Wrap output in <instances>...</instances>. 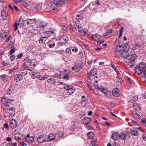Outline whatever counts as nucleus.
Listing matches in <instances>:
<instances>
[{
    "mask_svg": "<svg viewBox=\"0 0 146 146\" xmlns=\"http://www.w3.org/2000/svg\"><path fill=\"white\" fill-rule=\"evenodd\" d=\"M14 101L13 100L9 99L5 96H3L1 99L2 105L3 110L6 113H9L11 116L13 117L15 115V109L13 107H10L8 104Z\"/></svg>",
    "mask_w": 146,
    "mask_h": 146,
    "instance_id": "nucleus-1",
    "label": "nucleus"
},
{
    "mask_svg": "<svg viewBox=\"0 0 146 146\" xmlns=\"http://www.w3.org/2000/svg\"><path fill=\"white\" fill-rule=\"evenodd\" d=\"M135 72L146 79V65L144 62L140 63L135 68Z\"/></svg>",
    "mask_w": 146,
    "mask_h": 146,
    "instance_id": "nucleus-2",
    "label": "nucleus"
},
{
    "mask_svg": "<svg viewBox=\"0 0 146 146\" xmlns=\"http://www.w3.org/2000/svg\"><path fill=\"white\" fill-rule=\"evenodd\" d=\"M125 137L126 136L124 134L121 133L120 135L119 133L117 132L113 133L111 136V138L115 141H117L119 139V142L121 140H125L126 139Z\"/></svg>",
    "mask_w": 146,
    "mask_h": 146,
    "instance_id": "nucleus-3",
    "label": "nucleus"
},
{
    "mask_svg": "<svg viewBox=\"0 0 146 146\" xmlns=\"http://www.w3.org/2000/svg\"><path fill=\"white\" fill-rule=\"evenodd\" d=\"M64 88L67 91V92L70 94H72L74 91V87L69 84H64Z\"/></svg>",
    "mask_w": 146,
    "mask_h": 146,
    "instance_id": "nucleus-4",
    "label": "nucleus"
},
{
    "mask_svg": "<svg viewBox=\"0 0 146 146\" xmlns=\"http://www.w3.org/2000/svg\"><path fill=\"white\" fill-rule=\"evenodd\" d=\"M128 47H128V48L126 46V48L123 50V51H122V52L119 55L120 57H122L123 58L125 59L129 57V56L128 52V50H129Z\"/></svg>",
    "mask_w": 146,
    "mask_h": 146,
    "instance_id": "nucleus-5",
    "label": "nucleus"
},
{
    "mask_svg": "<svg viewBox=\"0 0 146 146\" xmlns=\"http://www.w3.org/2000/svg\"><path fill=\"white\" fill-rule=\"evenodd\" d=\"M137 57V55L135 54H134L131 55L130 58L128 59L129 62L131 64L130 65L131 66H132L135 64V61Z\"/></svg>",
    "mask_w": 146,
    "mask_h": 146,
    "instance_id": "nucleus-6",
    "label": "nucleus"
},
{
    "mask_svg": "<svg viewBox=\"0 0 146 146\" xmlns=\"http://www.w3.org/2000/svg\"><path fill=\"white\" fill-rule=\"evenodd\" d=\"M23 67L25 69H27L29 70H31L32 67L31 60L29 59L26 60L24 63Z\"/></svg>",
    "mask_w": 146,
    "mask_h": 146,
    "instance_id": "nucleus-7",
    "label": "nucleus"
},
{
    "mask_svg": "<svg viewBox=\"0 0 146 146\" xmlns=\"http://www.w3.org/2000/svg\"><path fill=\"white\" fill-rule=\"evenodd\" d=\"M47 26L46 23H43V22L40 23L39 26L37 27L38 32L41 33L44 30L45 28Z\"/></svg>",
    "mask_w": 146,
    "mask_h": 146,
    "instance_id": "nucleus-8",
    "label": "nucleus"
},
{
    "mask_svg": "<svg viewBox=\"0 0 146 146\" xmlns=\"http://www.w3.org/2000/svg\"><path fill=\"white\" fill-rule=\"evenodd\" d=\"M126 48L125 46L122 45H119L117 46L115 48V51L119 56L121 52L123 51L124 49Z\"/></svg>",
    "mask_w": 146,
    "mask_h": 146,
    "instance_id": "nucleus-9",
    "label": "nucleus"
},
{
    "mask_svg": "<svg viewBox=\"0 0 146 146\" xmlns=\"http://www.w3.org/2000/svg\"><path fill=\"white\" fill-rule=\"evenodd\" d=\"M97 69L95 68H93L90 71L89 74L88 73L87 74L88 75L87 76V77L89 79H90V76H94L96 75L97 74Z\"/></svg>",
    "mask_w": 146,
    "mask_h": 146,
    "instance_id": "nucleus-10",
    "label": "nucleus"
},
{
    "mask_svg": "<svg viewBox=\"0 0 146 146\" xmlns=\"http://www.w3.org/2000/svg\"><path fill=\"white\" fill-rule=\"evenodd\" d=\"M44 33L46 37H47V38L50 36H55L56 34L53 31H48Z\"/></svg>",
    "mask_w": 146,
    "mask_h": 146,
    "instance_id": "nucleus-11",
    "label": "nucleus"
},
{
    "mask_svg": "<svg viewBox=\"0 0 146 146\" xmlns=\"http://www.w3.org/2000/svg\"><path fill=\"white\" fill-rule=\"evenodd\" d=\"M25 141L26 142L29 143H33L34 142V138L33 136H31L28 134L25 137Z\"/></svg>",
    "mask_w": 146,
    "mask_h": 146,
    "instance_id": "nucleus-12",
    "label": "nucleus"
},
{
    "mask_svg": "<svg viewBox=\"0 0 146 146\" xmlns=\"http://www.w3.org/2000/svg\"><path fill=\"white\" fill-rule=\"evenodd\" d=\"M99 89L100 91L106 94L108 97H109L108 95V94H111V93L108 92L107 88H99Z\"/></svg>",
    "mask_w": 146,
    "mask_h": 146,
    "instance_id": "nucleus-13",
    "label": "nucleus"
},
{
    "mask_svg": "<svg viewBox=\"0 0 146 146\" xmlns=\"http://www.w3.org/2000/svg\"><path fill=\"white\" fill-rule=\"evenodd\" d=\"M91 120L90 118L88 117H85L83 119L82 122L84 125H88L90 123Z\"/></svg>",
    "mask_w": 146,
    "mask_h": 146,
    "instance_id": "nucleus-14",
    "label": "nucleus"
},
{
    "mask_svg": "<svg viewBox=\"0 0 146 146\" xmlns=\"http://www.w3.org/2000/svg\"><path fill=\"white\" fill-rule=\"evenodd\" d=\"M23 79V76L21 74H17L14 77V80L17 82L20 81Z\"/></svg>",
    "mask_w": 146,
    "mask_h": 146,
    "instance_id": "nucleus-15",
    "label": "nucleus"
},
{
    "mask_svg": "<svg viewBox=\"0 0 146 146\" xmlns=\"http://www.w3.org/2000/svg\"><path fill=\"white\" fill-rule=\"evenodd\" d=\"M46 138L43 135H40L37 138V141L40 143H42L46 141Z\"/></svg>",
    "mask_w": 146,
    "mask_h": 146,
    "instance_id": "nucleus-16",
    "label": "nucleus"
},
{
    "mask_svg": "<svg viewBox=\"0 0 146 146\" xmlns=\"http://www.w3.org/2000/svg\"><path fill=\"white\" fill-rule=\"evenodd\" d=\"M17 125V123L16 121L12 119L10 122V126L12 128L14 129L15 128Z\"/></svg>",
    "mask_w": 146,
    "mask_h": 146,
    "instance_id": "nucleus-17",
    "label": "nucleus"
},
{
    "mask_svg": "<svg viewBox=\"0 0 146 146\" xmlns=\"http://www.w3.org/2000/svg\"><path fill=\"white\" fill-rule=\"evenodd\" d=\"M112 94L115 97H117L119 96V89L117 88L114 89L112 92Z\"/></svg>",
    "mask_w": 146,
    "mask_h": 146,
    "instance_id": "nucleus-18",
    "label": "nucleus"
},
{
    "mask_svg": "<svg viewBox=\"0 0 146 146\" xmlns=\"http://www.w3.org/2000/svg\"><path fill=\"white\" fill-rule=\"evenodd\" d=\"M133 106L135 111H137L141 110L140 105L137 103H134Z\"/></svg>",
    "mask_w": 146,
    "mask_h": 146,
    "instance_id": "nucleus-19",
    "label": "nucleus"
},
{
    "mask_svg": "<svg viewBox=\"0 0 146 146\" xmlns=\"http://www.w3.org/2000/svg\"><path fill=\"white\" fill-rule=\"evenodd\" d=\"M47 37H41L39 40V41L40 43L42 44H44L45 42L47 40Z\"/></svg>",
    "mask_w": 146,
    "mask_h": 146,
    "instance_id": "nucleus-20",
    "label": "nucleus"
},
{
    "mask_svg": "<svg viewBox=\"0 0 146 146\" xmlns=\"http://www.w3.org/2000/svg\"><path fill=\"white\" fill-rule=\"evenodd\" d=\"M129 132L131 135L134 136H138L139 135L136 129H131Z\"/></svg>",
    "mask_w": 146,
    "mask_h": 146,
    "instance_id": "nucleus-21",
    "label": "nucleus"
},
{
    "mask_svg": "<svg viewBox=\"0 0 146 146\" xmlns=\"http://www.w3.org/2000/svg\"><path fill=\"white\" fill-rule=\"evenodd\" d=\"M56 137V135L53 133H51L48 135V139L50 140H54Z\"/></svg>",
    "mask_w": 146,
    "mask_h": 146,
    "instance_id": "nucleus-22",
    "label": "nucleus"
},
{
    "mask_svg": "<svg viewBox=\"0 0 146 146\" xmlns=\"http://www.w3.org/2000/svg\"><path fill=\"white\" fill-rule=\"evenodd\" d=\"M47 82L50 84H54L56 81L54 78L48 79L47 81Z\"/></svg>",
    "mask_w": 146,
    "mask_h": 146,
    "instance_id": "nucleus-23",
    "label": "nucleus"
},
{
    "mask_svg": "<svg viewBox=\"0 0 146 146\" xmlns=\"http://www.w3.org/2000/svg\"><path fill=\"white\" fill-rule=\"evenodd\" d=\"M15 138L16 139H20L23 136L22 134L20 133H17L15 134Z\"/></svg>",
    "mask_w": 146,
    "mask_h": 146,
    "instance_id": "nucleus-24",
    "label": "nucleus"
},
{
    "mask_svg": "<svg viewBox=\"0 0 146 146\" xmlns=\"http://www.w3.org/2000/svg\"><path fill=\"white\" fill-rule=\"evenodd\" d=\"M7 32L3 31L0 34V37L2 38H4L7 36Z\"/></svg>",
    "mask_w": 146,
    "mask_h": 146,
    "instance_id": "nucleus-25",
    "label": "nucleus"
},
{
    "mask_svg": "<svg viewBox=\"0 0 146 146\" xmlns=\"http://www.w3.org/2000/svg\"><path fill=\"white\" fill-rule=\"evenodd\" d=\"M7 75L6 74H3L0 76V82H4L6 79Z\"/></svg>",
    "mask_w": 146,
    "mask_h": 146,
    "instance_id": "nucleus-26",
    "label": "nucleus"
},
{
    "mask_svg": "<svg viewBox=\"0 0 146 146\" xmlns=\"http://www.w3.org/2000/svg\"><path fill=\"white\" fill-rule=\"evenodd\" d=\"M141 47V44L140 43H137L135 44V46L133 47V48L135 50H138Z\"/></svg>",
    "mask_w": 146,
    "mask_h": 146,
    "instance_id": "nucleus-27",
    "label": "nucleus"
},
{
    "mask_svg": "<svg viewBox=\"0 0 146 146\" xmlns=\"http://www.w3.org/2000/svg\"><path fill=\"white\" fill-rule=\"evenodd\" d=\"M35 19H34V20L31 19H28L27 20V25H30L31 24H33L35 22Z\"/></svg>",
    "mask_w": 146,
    "mask_h": 146,
    "instance_id": "nucleus-28",
    "label": "nucleus"
},
{
    "mask_svg": "<svg viewBox=\"0 0 146 146\" xmlns=\"http://www.w3.org/2000/svg\"><path fill=\"white\" fill-rule=\"evenodd\" d=\"M133 115L134 117L136 119L139 120L141 119V116L140 115L137 113H133Z\"/></svg>",
    "mask_w": 146,
    "mask_h": 146,
    "instance_id": "nucleus-29",
    "label": "nucleus"
},
{
    "mask_svg": "<svg viewBox=\"0 0 146 146\" xmlns=\"http://www.w3.org/2000/svg\"><path fill=\"white\" fill-rule=\"evenodd\" d=\"M89 7L91 8L95 9V8H97L98 7H97L96 5H95V3H93V2H91L89 5Z\"/></svg>",
    "mask_w": 146,
    "mask_h": 146,
    "instance_id": "nucleus-30",
    "label": "nucleus"
},
{
    "mask_svg": "<svg viewBox=\"0 0 146 146\" xmlns=\"http://www.w3.org/2000/svg\"><path fill=\"white\" fill-rule=\"evenodd\" d=\"M38 79L40 80H44L48 78L47 76L43 75H39Z\"/></svg>",
    "mask_w": 146,
    "mask_h": 146,
    "instance_id": "nucleus-31",
    "label": "nucleus"
},
{
    "mask_svg": "<svg viewBox=\"0 0 146 146\" xmlns=\"http://www.w3.org/2000/svg\"><path fill=\"white\" fill-rule=\"evenodd\" d=\"M87 136L88 138L90 139H92L94 136V134L93 132H90L88 133Z\"/></svg>",
    "mask_w": 146,
    "mask_h": 146,
    "instance_id": "nucleus-32",
    "label": "nucleus"
},
{
    "mask_svg": "<svg viewBox=\"0 0 146 146\" xmlns=\"http://www.w3.org/2000/svg\"><path fill=\"white\" fill-rule=\"evenodd\" d=\"M1 15L2 18L5 19L6 18L7 15L5 12L4 10H2L1 13Z\"/></svg>",
    "mask_w": 146,
    "mask_h": 146,
    "instance_id": "nucleus-33",
    "label": "nucleus"
},
{
    "mask_svg": "<svg viewBox=\"0 0 146 146\" xmlns=\"http://www.w3.org/2000/svg\"><path fill=\"white\" fill-rule=\"evenodd\" d=\"M75 24L77 28L78 29H80L82 27V25L80 23V21H77L75 23Z\"/></svg>",
    "mask_w": 146,
    "mask_h": 146,
    "instance_id": "nucleus-34",
    "label": "nucleus"
},
{
    "mask_svg": "<svg viewBox=\"0 0 146 146\" xmlns=\"http://www.w3.org/2000/svg\"><path fill=\"white\" fill-rule=\"evenodd\" d=\"M110 66H111L114 70L117 72L118 71V70L116 68V67L114 65L113 63L112 62H111L110 64Z\"/></svg>",
    "mask_w": 146,
    "mask_h": 146,
    "instance_id": "nucleus-35",
    "label": "nucleus"
},
{
    "mask_svg": "<svg viewBox=\"0 0 146 146\" xmlns=\"http://www.w3.org/2000/svg\"><path fill=\"white\" fill-rule=\"evenodd\" d=\"M95 5H96L97 7L98 8L101 5V3L99 1V0H97L95 1Z\"/></svg>",
    "mask_w": 146,
    "mask_h": 146,
    "instance_id": "nucleus-36",
    "label": "nucleus"
},
{
    "mask_svg": "<svg viewBox=\"0 0 146 146\" xmlns=\"http://www.w3.org/2000/svg\"><path fill=\"white\" fill-rule=\"evenodd\" d=\"M62 39L64 40L65 42H68L69 40L68 37L67 36H64L62 37Z\"/></svg>",
    "mask_w": 146,
    "mask_h": 146,
    "instance_id": "nucleus-37",
    "label": "nucleus"
},
{
    "mask_svg": "<svg viewBox=\"0 0 146 146\" xmlns=\"http://www.w3.org/2000/svg\"><path fill=\"white\" fill-rule=\"evenodd\" d=\"M2 64L4 66H7V65H9L10 64V63L7 60H6L5 61H3L2 62Z\"/></svg>",
    "mask_w": 146,
    "mask_h": 146,
    "instance_id": "nucleus-38",
    "label": "nucleus"
},
{
    "mask_svg": "<svg viewBox=\"0 0 146 146\" xmlns=\"http://www.w3.org/2000/svg\"><path fill=\"white\" fill-rule=\"evenodd\" d=\"M131 100L133 102H135L138 100V98L137 96H132L131 98Z\"/></svg>",
    "mask_w": 146,
    "mask_h": 146,
    "instance_id": "nucleus-39",
    "label": "nucleus"
},
{
    "mask_svg": "<svg viewBox=\"0 0 146 146\" xmlns=\"http://www.w3.org/2000/svg\"><path fill=\"white\" fill-rule=\"evenodd\" d=\"M39 75L36 73H34L32 74V77L33 78H36L38 77Z\"/></svg>",
    "mask_w": 146,
    "mask_h": 146,
    "instance_id": "nucleus-40",
    "label": "nucleus"
},
{
    "mask_svg": "<svg viewBox=\"0 0 146 146\" xmlns=\"http://www.w3.org/2000/svg\"><path fill=\"white\" fill-rule=\"evenodd\" d=\"M82 102H81V104L82 105L84 103V106H86V104H87V101L85 99V98L83 99H82Z\"/></svg>",
    "mask_w": 146,
    "mask_h": 146,
    "instance_id": "nucleus-41",
    "label": "nucleus"
},
{
    "mask_svg": "<svg viewBox=\"0 0 146 146\" xmlns=\"http://www.w3.org/2000/svg\"><path fill=\"white\" fill-rule=\"evenodd\" d=\"M15 31H16L18 29V28L19 27L20 24L19 23H17V22L15 23Z\"/></svg>",
    "mask_w": 146,
    "mask_h": 146,
    "instance_id": "nucleus-42",
    "label": "nucleus"
},
{
    "mask_svg": "<svg viewBox=\"0 0 146 146\" xmlns=\"http://www.w3.org/2000/svg\"><path fill=\"white\" fill-rule=\"evenodd\" d=\"M81 69V67L80 66H76V69H75V71L76 72H78L80 71Z\"/></svg>",
    "mask_w": 146,
    "mask_h": 146,
    "instance_id": "nucleus-43",
    "label": "nucleus"
},
{
    "mask_svg": "<svg viewBox=\"0 0 146 146\" xmlns=\"http://www.w3.org/2000/svg\"><path fill=\"white\" fill-rule=\"evenodd\" d=\"M93 36L94 38H98V39H100L101 37L100 35L96 34L93 35Z\"/></svg>",
    "mask_w": 146,
    "mask_h": 146,
    "instance_id": "nucleus-44",
    "label": "nucleus"
},
{
    "mask_svg": "<svg viewBox=\"0 0 146 146\" xmlns=\"http://www.w3.org/2000/svg\"><path fill=\"white\" fill-rule=\"evenodd\" d=\"M16 50L15 48H13L9 51L10 54L11 55L13 53H14Z\"/></svg>",
    "mask_w": 146,
    "mask_h": 146,
    "instance_id": "nucleus-45",
    "label": "nucleus"
},
{
    "mask_svg": "<svg viewBox=\"0 0 146 146\" xmlns=\"http://www.w3.org/2000/svg\"><path fill=\"white\" fill-rule=\"evenodd\" d=\"M123 28L122 27H121L119 30V32L120 33V34L119 35V37H120L122 34V33L123 32Z\"/></svg>",
    "mask_w": 146,
    "mask_h": 146,
    "instance_id": "nucleus-46",
    "label": "nucleus"
},
{
    "mask_svg": "<svg viewBox=\"0 0 146 146\" xmlns=\"http://www.w3.org/2000/svg\"><path fill=\"white\" fill-rule=\"evenodd\" d=\"M69 76L67 74H65L63 77L62 78L64 80H68Z\"/></svg>",
    "mask_w": 146,
    "mask_h": 146,
    "instance_id": "nucleus-47",
    "label": "nucleus"
},
{
    "mask_svg": "<svg viewBox=\"0 0 146 146\" xmlns=\"http://www.w3.org/2000/svg\"><path fill=\"white\" fill-rule=\"evenodd\" d=\"M60 2V0H54V3L56 5L58 4Z\"/></svg>",
    "mask_w": 146,
    "mask_h": 146,
    "instance_id": "nucleus-48",
    "label": "nucleus"
},
{
    "mask_svg": "<svg viewBox=\"0 0 146 146\" xmlns=\"http://www.w3.org/2000/svg\"><path fill=\"white\" fill-rule=\"evenodd\" d=\"M64 135V133L61 131H59L58 134V136L59 137H62Z\"/></svg>",
    "mask_w": 146,
    "mask_h": 146,
    "instance_id": "nucleus-49",
    "label": "nucleus"
},
{
    "mask_svg": "<svg viewBox=\"0 0 146 146\" xmlns=\"http://www.w3.org/2000/svg\"><path fill=\"white\" fill-rule=\"evenodd\" d=\"M12 92V90L11 88H8L6 92L7 94H10Z\"/></svg>",
    "mask_w": 146,
    "mask_h": 146,
    "instance_id": "nucleus-50",
    "label": "nucleus"
},
{
    "mask_svg": "<svg viewBox=\"0 0 146 146\" xmlns=\"http://www.w3.org/2000/svg\"><path fill=\"white\" fill-rule=\"evenodd\" d=\"M96 139H94L92 140V146H95V143L96 142Z\"/></svg>",
    "mask_w": 146,
    "mask_h": 146,
    "instance_id": "nucleus-51",
    "label": "nucleus"
},
{
    "mask_svg": "<svg viewBox=\"0 0 146 146\" xmlns=\"http://www.w3.org/2000/svg\"><path fill=\"white\" fill-rule=\"evenodd\" d=\"M15 58V56L14 55H11L10 57V59L11 61H13L14 60Z\"/></svg>",
    "mask_w": 146,
    "mask_h": 146,
    "instance_id": "nucleus-52",
    "label": "nucleus"
},
{
    "mask_svg": "<svg viewBox=\"0 0 146 146\" xmlns=\"http://www.w3.org/2000/svg\"><path fill=\"white\" fill-rule=\"evenodd\" d=\"M71 52V49L69 48H68L66 49L65 52L67 54H69Z\"/></svg>",
    "mask_w": 146,
    "mask_h": 146,
    "instance_id": "nucleus-53",
    "label": "nucleus"
},
{
    "mask_svg": "<svg viewBox=\"0 0 146 146\" xmlns=\"http://www.w3.org/2000/svg\"><path fill=\"white\" fill-rule=\"evenodd\" d=\"M82 32L84 35H89V33H88V31H86L85 30L83 29L82 30Z\"/></svg>",
    "mask_w": 146,
    "mask_h": 146,
    "instance_id": "nucleus-54",
    "label": "nucleus"
},
{
    "mask_svg": "<svg viewBox=\"0 0 146 146\" xmlns=\"http://www.w3.org/2000/svg\"><path fill=\"white\" fill-rule=\"evenodd\" d=\"M36 9L38 10H41L42 9V7L40 5H37L35 7Z\"/></svg>",
    "mask_w": 146,
    "mask_h": 146,
    "instance_id": "nucleus-55",
    "label": "nucleus"
},
{
    "mask_svg": "<svg viewBox=\"0 0 146 146\" xmlns=\"http://www.w3.org/2000/svg\"><path fill=\"white\" fill-rule=\"evenodd\" d=\"M141 122L142 123L146 124V118L142 119L141 120Z\"/></svg>",
    "mask_w": 146,
    "mask_h": 146,
    "instance_id": "nucleus-56",
    "label": "nucleus"
},
{
    "mask_svg": "<svg viewBox=\"0 0 146 146\" xmlns=\"http://www.w3.org/2000/svg\"><path fill=\"white\" fill-rule=\"evenodd\" d=\"M75 128V126L74 125L72 126L70 128V130L72 131H74Z\"/></svg>",
    "mask_w": 146,
    "mask_h": 146,
    "instance_id": "nucleus-57",
    "label": "nucleus"
},
{
    "mask_svg": "<svg viewBox=\"0 0 146 146\" xmlns=\"http://www.w3.org/2000/svg\"><path fill=\"white\" fill-rule=\"evenodd\" d=\"M20 144L22 146H26L27 145V144L23 142H21Z\"/></svg>",
    "mask_w": 146,
    "mask_h": 146,
    "instance_id": "nucleus-58",
    "label": "nucleus"
},
{
    "mask_svg": "<svg viewBox=\"0 0 146 146\" xmlns=\"http://www.w3.org/2000/svg\"><path fill=\"white\" fill-rule=\"evenodd\" d=\"M112 31H113L112 29H111L109 30H108L106 31V32L108 33V34H109V35H110V34H111Z\"/></svg>",
    "mask_w": 146,
    "mask_h": 146,
    "instance_id": "nucleus-59",
    "label": "nucleus"
},
{
    "mask_svg": "<svg viewBox=\"0 0 146 146\" xmlns=\"http://www.w3.org/2000/svg\"><path fill=\"white\" fill-rule=\"evenodd\" d=\"M77 19H78L80 20L82 18V16L80 15H77Z\"/></svg>",
    "mask_w": 146,
    "mask_h": 146,
    "instance_id": "nucleus-60",
    "label": "nucleus"
},
{
    "mask_svg": "<svg viewBox=\"0 0 146 146\" xmlns=\"http://www.w3.org/2000/svg\"><path fill=\"white\" fill-rule=\"evenodd\" d=\"M16 70L15 68H14L11 69H10L9 70V74H11L12 72Z\"/></svg>",
    "mask_w": 146,
    "mask_h": 146,
    "instance_id": "nucleus-61",
    "label": "nucleus"
},
{
    "mask_svg": "<svg viewBox=\"0 0 146 146\" xmlns=\"http://www.w3.org/2000/svg\"><path fill=\"white\" fill-rule=\"evenodd\" d=\"M55 46V43H53L52 44H50L49 45V47L51 48H53Z\"/></svg>",
    "mask_w": 146,
    "mask_h": 146,
    "instance_id": "nucleus-62",
    "label": "nucleus"
},
{
    "mask_svg": "<svg viewBox=\"0 0 146 146\" xmlns=\"http://www.w3.org/2000/svg\"><path fill=\"white\" fill-rule=\"evenodd\" d=\"M143 139L145 141H146V135L143 134L142 136Z\"/></svg>",
    "mask_w": 146,
    "mask_h": 146,
    "instance_id": "nucleus-63",
    "label": "nucleus"
},
{
    "mask_svg": "<svg viewBox=\"0 0 146 146\" xmlns=\"http://www.w3.org/2000/svg\"><path fill=\"white\" fill-rule=\"evenodd\" d=\"M109 34L106 31V32L104 33L103 35V36L104 37H105L106 36H107L109 35Z\"/></svg>",
    "mask_w": 146,
    "mask_h": 146,
    "instance_id": "nucleus-64",
    "label": "nucleus"
}]
</instances>
